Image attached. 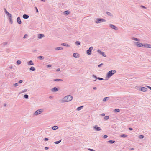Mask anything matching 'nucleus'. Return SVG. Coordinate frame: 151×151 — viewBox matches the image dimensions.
I'll list each match as a JSON object with an SVG mask.
<instances>
[{"label":"nucleus","instance_id":"50","mask_svg":"<svg viewBox=\"0 0 151 151\" xmlns=\"http://www.w3.org/2000/svg\"><path fill=\"white\" fill-rule=\"evenodd\" d=\"M88 150L90 151H94V150L93 149H89Z\"/></svg>","mask_w":151,"mask_h":151},{"label":"nucleus","instance_id":"1","mask_svg":"<svg viewBox=\"0 0 151 151\" xmlns=\"http://www.w3.org/2000/svg\"><path fill=\"white\" fill-rule=\"evenodd\" d=\"M73 97L72 96L70 95H68L66 96L65 97L63 100V101L64 102H68L72 99Z\"/></svg>","mask_w":151,"mask_h":151},{"label":"nucleus","instance_id":"9","mask_svg":"<svg viewBox=\"0 0 151 151\" xmlns=\"http://www.w3.org/2000/svg\"><path fill=\"white\" fill-rule=\"evenodd\" d=\"M110 26L111 28H112V29H114L116 30L118 29L115 26H114L113 25L110 24Z\"/></svg>","mask_w":151,"mask_h":151},{"label":"nucleus","instance_id":"4","mask_svg":"<svg viewBox=\"0 0 151 151\" xmlns=\"http://www.w3.org/2000/svg\"><path fill=\"white\" fill-rule=\"evenodd\" d=\"M43 111V110L42 109H40L37 110L35 113V115H37L41 114Z\"/></svg>","mask_w":151,"mask_h":151},{"label":"nucleus","instance_id":"7","mask_svg":"<svg viewBox=\"0 0 151 151\" xmlns=\"http://www.w3.org/2000/svg\"><path fill=\"white\" fill-rule=\"evenodd\" d=\"M93 128L95 129L96 131H100L101 130L100 128L98 127L97 125L93 127Z\"/></svg>","mask_w":151,"mask_h":151},{"label":"nucleus","instance_id":"8","mask_svg":"<svg viewBox=\"0 0 151 151\" xmlns=\"http://www.w3.org/2000/svg\"><path fill=\"white\" fill-rule=\"evenodd\" d=\"M144 47H147L149 48H151V45L148 44H144Z\"/></svg>","mask_w":151,"mask_h":151},{"label":"nucleus","instance_id":"10","mask_svg":"<svg viewBox=\"0 0 151 151\" xmlns=\"http://www.w3.org/2000/svg\"><path fill=\"white\" fill-rule=\"evenodd\" d=\"M97 51L99 53L102 55L103 56H104V57L106 56V55L104 54V53L103 52L101 51L100 50H98Z\"/></svg>","mask_w":151,"mask_h":151},{"label":"nucleus","instance_id":"13","mask_svg":"<svg viewBox=\"0 0 151 151\" xmlns=\"http://www.w3.org/2000/svg\"><path fill=\"white\" fill-rule=\"evenodd\" d=\"M17 22L19 24H20L21 23V21L19 17H18L17 18Z\"/></svg>","mask_w":151,"mask_h":151},{"label":"nucleus","instance_id":"39","mask_svg":"<svg viewBox=\"0 0 151 151\" xmlns=\"http://www.w3.org/2000/svg\"><path fill=\"white\" fill-rule=\"evenodd\" d=\"M43 57L42 56H40L38 57V58L40 60L42 59Z\"/></svg>","mask_w":151,"mask_h":151},{"label":"nucleus","instance_id":"37","mask_svg":"<svg viewBox=\"0 0 151 151\" xmlns=\"http://www.w3.org/2000/svg\"><path fill=\"white\" fill-rule=\"evenodd\" d=\"M24 97L26 98H28V96L27 95L25 94L24 95Z\"/></svg>","mask_w":151,"mask_h":151},{"label":"nucleus","instance_id":"31","mask_svg":"<svg viewBox=\"0 0 151 151\" xmlns=\"http://www.w3.org/2000/svg\"><path fill=\"white\" fill-rule=\"evenodd\" d=\"M76 43L77 45H80V42L79 41H76Z\"/></svg>","mask_w":151,"mask_h":151},{"label":"nucleus","instance_id":"16","mask_svg":"<svg viewBox=\"0 0 151 151\" xmlns=\"http://www.w3.org/2000/svg\"><path fill=\"white\" fill-rule=\"evenodd\" d=\"M58 90V89L54 87V88L52 89V91L53 92H55L57 91Z\"/></svg>","mask_w":151,"mask_h":151},{"label":"nucleus","instance_id":"35","mask_svg":"<svg viewBox=\"0 0 151 151\" xmlns=\"http://www.w3.org/2000/svg\"><path fill=\"white\" fill-rule=\"evenodd\" d=\"M17 63L19 65L21 63V62L20 60H18L17 61Z\"/></svg>","mask_w":151,"mask_h":151},{"label":"nucleus","instance_id":"52","mask_svg":"<svg viewBox=\"0 0 151 151\" xmlns=\"http://www.w3.org/2000/svg\"><path fill=\"white\" fill-rule=\"evenodd\" d=\"M93 76L94 78H96V76L95 75H93Z\"/></svg>","mask_w":151,"mask_h":151},{"label":"nucleus","instance_id":"23","mask_svg":"<svg viewBox=\"0 0 151 151\" xmlns=\"http://www.w3.org/2000/svg\"><path fill=\"white\" fill-rule=\"evenodd\" d=\"M108 142L110 143H111V144L115 142V141H114L113 140H109L108 141Z\"/></svg>","mask_w":151,"mask_h":151},{"label":"nucleus","instance_id":"30","mask_svg":"<svg viewBox=\"0 0 151 151\" xmlns=\"http://www.w3.org/2000/svg\"><path fill=\"white\" fill-rule=\"evenodd\" d=\"M55 81H62V80L61 79H55L54 80Z\"/></svg>","mask_w":151,"mask_h":151},{"label":"nucleus","instance_id":"24","mask_svg":"<svg viewBox=\"0 0 151 151\" xmlns=\"http://www.w3.org/2000/svg\"><path fill=\"white\" fill-rule=\"evenodd\" d=\"M83 107V106H81L79 107H78L77 109L79 111V110H80Z\"/></svg>","mask_w":151,"mask_h":151},{"label":"nucleus","instance_id":"26","mask_svg":"<svg viewBox=\"0 0 151 151\" xmlns=\"http://www.w3.org/2000/svg\"><path fill=\"white\" fill-rule=\"evenodd\" d=\"M132 39L133 40H134L135 41H139V39H138L137 38H132Z\"/></svg>","mask_w":151,"mask_h":151},{"label":"nucleus","instance_id":"51","mask_svg":"<svg viewBox=\"0 0 151 151\" xmlns=\"http://www.w3.org/2000/svg\"><path fill=\"white\" fill-rule=\"evenodd\" d=\"M129 129L130 130H133V129L132 128H129Z\"/></svg>","mask_w":151,"mask_h":151},{"label":"nucleus","instance_id":"38","mask_svg":"<svg viewBox=\"0 0 151 151\" xmlns=\"http://www.w3.org/2000/svg\"><path fill=\"white\" fill-rule=\"evenodd\" d=\"M108 98V97H105L104 98L103 101H105L106 100V99Z\"/></svg>","mask_w":151,"mask_h":151},{"label":"nucleus","instance_id":"41","mask_svg":"<svg viewBox=\"0 0 151 151\" xmlns=\"http://www.w3.org/2000/svg\"><path fill=\"white\" fill-rule=\"evenodd\" d=\"M108 136L107 135H104V138L107 137Z\"/></svg>","mask_w":151,"mask_h":151},{"label":"nucleus","instance_id":"21","mask_svg":"<svg viewBox=\"0 0 151 151\" xmlns=\"http://www.w3.org/2000/svg\"><path fill=\"white\" fill-rule=\"evenodd\" d=\"M63 49V48L61 47H58L56 48V50H62Z\"/></svg>","mask_w":151,"mask_h":151},{"label":"nucleus","instance_id":"48","mask_svg":"<svg viewBox=\"0 0 151 151\" xmlns=\"http://www.w3.org/2000/svg\"><path fill=\"white\" fill-rule=\"evenodd\" d=\"M18 85V84L17 83H15L14 84V86H17Z\"/></svg>","mask_w":151,"mask_h":151},{"label":"nucleus","instance_id":"36","mask_svg":"<svg viewBox=\"0 0 151 151\" xmlns=\"http://www.w3.org/2000/svg\"><path fill=\"white\" fill-rule=\"evenodd\" d=\"M28 36V35L27 34H26L24 35V37H23V38H26Z\"/></svg>","mask_w":151,"mask_h":151},{"label":"nucleus","instance_id":"55","mask_svg":"<svg viewBox=\"0 0 151 151\" xmlns=\"http://www.w3.org/2000/svg\"><path fill=\"white\" fill-rule=\"evenodd\" d=\"M45 149L46 150L48 149V147H46L45 148Z\"/></svg>","mask_w":151,"mask_h":151},{"label":"nucleus","instance_id":"45","mask_svg":"<svg viewBox=\"0 0 151 151\" xmlns=\"http://www.w3.org/2000/svg\"><path fill=\"white\" fill-rule=\"evenodd\" d=\"M22 81L21 80H19V83H22Z\"/></svg>","mask_w":151,"mask_h":151},{"label":"nucleus","instance_id":"15","mask_svg":"<svg viewBox=\"0 0 151 151\" xmlns=\"http://www.w3.org/2000/svg\"><path fill=\"white\" fill-rule=\"evenodd\" d=\"M28 64L29 65H32L34 64L32 60H30L28 62Z\"/></svg>","mask_w":151,"mask_h":151},{"label":"nucleus","instance_id":"46","mask_svg":"<svg viewBox=\"0 0 151 151\" xmlns=\"http://www.w3.org/2000/svg\"><path fill=\"white\" fill-rule=\"evenodd\" d=\"M45 140L46 141H47L48 140V139L47 138H45Z\"/></svg>","mask_w":151,"mask_h":151},{"label":"nucleus","instance_id":"58","mask_svg":"<svg viewBox=\"0 0 151 151\" xmlns=\"http://www.w3.org/2000/svg\"><path fill=\"white\" fill-rule=\"evenodd\" d=\"M131 150H134V148H131Z\"/></svg>","mask_w":151,"mask_h":151},{"label":"nucleus","instance_id":"34","mask_svg":"<svg viewBox=\"0 0 151 151\" xmlns=\"http://www.w3.org/2000/svg\"><path fill=\"white\" fill-rule=\"evenodd\" d=\"M144 137V136L143 135H140L139 136V138L140 139H142Z\"/></svg>","mask_w":151,"mask_h":151},{"label":"nucleus","instance_id":"20","mask_svg":"<svg viewBox=\"0 0 151 151\" xmlns=\"http://www.w3.org/2000/svg\"><path fill=\"white\" fill-rule=\"evenodd\" d=\"M58 127L57 126H55L52 127V129L54 130H55L57 129H58Z\"/></svg>","mask_w":151,"mask_h":151},{"label":"nucleus","instance_id":"11","mask_svg":"<svg viewBox=\"0 0 151 151\" xmlns=\"http://www.w3.org/2000/svg\"><path fill=\"white\" fill-rule=\"evenodd\" d=\"M44 37V35L42 34H39L38 35V37L39 39H40Z\"/></svg>","mask_w":151,"mask_h":151},{"label":"nucleus","instance_id":"18","mask_svg":"<svg viewBox=\"0 0 151 151\" xmlns=\"http://www.w3.org/2000/svg\"><path fill=\"white\" fill-rule=\"evenodd\" d=\"M73 56L74 57L77 58L78 56V55L77 53H74L73 54Z\"/></svg>","mask_w":151,"mask_h":151},{"label":"nucleus","instance_id":"43","mask_svg":"<svg viewBox=\"0 0 151 151\" xmlns=\"http://www.w3.org/2000/svg\"><path fill=\"white\" fill-rule=\"evenodd\" d=\"M98 78V79L99 80H102L103 79V78Z\"/></svg>","mask_w":151,"mask_h":151},{"label":"nucleus","instance_id":"14","mask_svg":"<svg viewBox=\"0 0 151 151\" xmlns=\"http://www.w3.org/2000/svg\"><path fill=\"white\" fill-rule=\"evenodd\" d=\"M29 17V16L26 14H24L23 16V17L24 19H27Z\"/></svg>","mask_w":151,"mask_h":151},{"label":"nucleus","instance_id":"32","mask_svg":"<svg viewBox=\"0 0 151 151\" xmlns=\"http://www.w3.org/2000/svg\"><path fill=\"white\" fill-rule=\"evenodd\" d=\"M61 141V140H59V141H56L55 142V144H58L59 143H60V142Z\"/></svg>","mask_w":151,"mask_h":151},{"label":"nucleus","instance_id":"3","mask_svg":"<svg viewBox=\"0 0 151 151\" xmlns=\"http://www.w3.org/2000/svg\"><path fill=\"white\" fill-rule=\"evenodd\" d=\"M93 49V47H90L89 49L87 51V53L88 55H90L91 54V51Z\"/></svg>","mask_w":151,"mask_h":151},{"label":"nucleus","instance_id":"29","mask_svg":"<svg viewBox=\"0 0 151 151\" xmlns=\"http://www.w3.org/2000/svg\"><path fill=\"white\" fill-rule=\"evenodd\" d=\"M115 111L116 112H119L120 111L119 109H115Z\"/></svg>","mask_w":151,"mask_h":151},{"label":"nucleus","instance_id":"33","mask_svg":"<svg viewBox=\"0 0 151 151\" xmlns=\"http://www.w3.org/2000/svg\"><path fill=\"white\" fill-rule=\"evenodd\" d=\"M5 9V13L7 14V15H8V14H9L7 11V10H6V9Z\"/></svg>","mask_w":151,"mask_h":151},{"label":"nucleus","instance_id":"17","mask_svg":"<svg viewBox=\"0 0 151 151\" xmlns=\"http://www.w3.org/2000/svg\"><path fill=\"white\" fill-rule=\"evenodd\" d=\"M8 15L9 16V19H10V21H11V19H12V15H11V14L9 13V14H8Z\"/></svg>","mask_w":151,"mask_h":151},{"label":"nucleus","instance_id":"54","mask_svg":"<svg viewBox=\"0 0 151 151\" xmlns=\"http://www.w3.org/2000/svg\"><path fill=\"white\" fill-rule=\"evenodd\" d=\"M147 87L149 88L151 90V87H150L149 86H147Z\"/></svg>","mask_w":151,"mask_h":151},{"label":"nucleus","instance_id":"22","mask_svg":"<svg viewBox=\"0 0 151 151\" xmlns=\"http://www.w3.org/2000/svg\"><path fill=\"white\" fill-rule=\"evenodd\" d=\"M65 14L66 15H68L70 13V12L69 11H65L64 12Z\"/></svg>","mask_w":151,"mask_h":151},{"label":"nucleus","instance_id":"12","mask_svg":"<svg viewBox=\"0 0 151 151\" xmlns=\"http://www.w3.org/2000/svg\"><path fill=\"white\" fill-rule=\"evenodd\" d=\"M141 90L143 92H145L147 91L146 88L144 87H142L141 88Z\"/></svg>","mask_w":151,"mask_h":151},{"label":"nucleus","instance_id":"44","mask_svg":"<svg viewBox=\"0 0 151 151\" xmlns=\"http://www.w3.org/2000/svg\"><path fill=\"white\" fill-rule=\"evenodd\" d=\"M101 116H104L105 115V114L104 113L102 114H101Z\"/></svg>","mask_w":151,"mask_h":151},{"label":"nucleus","instance_id":"6","mask_svg":"<svg viewBox=\"0 0 151 151\" xmlns=\"http://www.w3.org/2000/svg\"><path fill=\"white\" fill-rule=\"evenodd\" d=\"M105 20L103 19H97V21H96V23H99L100 22H105Z\"/></svg>","mask_w":151,"mask_h":151},{"label":"nucleus","instance_id":"53","mask_svg":"<svg viewBox=\"0 0 151 151\" xmlns=\"http://www.w3.org/2000/svg\"><path fill=\"white\" fill-rule=\"evenodd\" d=\"M141 6L144 8H146V7H145L144 6Z\"/></svg>","mask_w":151,"mask_h":151},{"label":"nucleus","instance_id":"40","mask_svg":"<svg viewBox=\"0 0 151 151\" xmlns=\"http://www.w3.org/2000/svg\"><path fill=\"white\" fill-rule=\"evenodd\" d=\"M35 8L36 10V12L37 13H38V10L37 9V8L36 7Z\"/></svg>","mask_w":151,"mask_h":151},{"label":"nucleus","instance_id":"56","mask_svg":"<svg viewBox=\"0 0 151 151\" xmlns=\"http://www.w3.org/2000/svg\"><path fill=\"white\" fill-rule=\"evenodd\" d=\"M60 70V69L58 68L57 69V71H59Z\"/></svg>","mask_w":151,"mask_h":151},{"label":"nucleus","instance_id":"57","mask_svg":"<svg viewBox=\"0 0 151 151\" xmlns=\"http://www.w3.org/2000/svg\"><path fill=\"white\" fill-rule=\"evenodd\" d=\"M96 87H93V89H96Z\"/></svg>","mask_w":151,"mask_h":151},{"label":"nucleus","instance_id":"49","mask_svg":"<svg viewBox=\"0 0 151 151\" xmlns=\"http://www.w3.org/2000/svg\"><path fill=\"white\" fill-rule=\"evenodd\" d=\"M47 67H51V65H47Z\"/></svg>","mask_w":151,"mask_h":151},{"label":"nucleus","instance_id":"5","mask_svg":"<svg viewBox=\"0 0 151 151\" xmlns=\"http://www.w3.org/2000/svg\"><path fill=\"white\" fill-rule=\"evenodd\" d=\"M135 44L138 47H144V44H142L140 42H136Z\"/></svg>","mask_w":151,"mask_h":151},{"label":"nucleus","instance_id":"27","mask_svg":"<svg viewBox=\"0 0 151 151\" xmlns=\"http://www.w3.org/2000/svg\"><path fill=\"white\" fill-rule=\"evenodd\" d=\"M109 118V117L108 116H106L104 117V119L105 120H107Z\"/></svg>","mask_w":151,"mask_h":151},{"label":"nucleus","instance_id":"25","mask_svg":"<svg viewBox=\"0 0 151 151\" xmlns=\"http://www.w3.org/2000/svg\"><path fill=\"white\" fill-rule=\"evenodd\" d=\"M61 45H63V46H68V47H69V45H68L66 44L65 43H62V44H61Z\"/></svg>","mask_w":151,"mask_h":151},{"label":"nucleus","instance_id":"19","mask_svg":"<svg viewBox=\"0 0 151 151\" xmlns=\"http://www.w3.org/2000/svg\"><path fill=\"white\" fill-rule=\"evenodd\" d=\"M30 70L32 71H34L35 70V69L34 67H31L30 68Z\"/></svg>","mask_w":151,"mask_h":151},{"label":"nucleus","instance_id":"28","mask_svg":"<svg viewBox=\"0 0 151 151\" xmlns=\"http://www.w3.org/2000/svg\"><path fill=\"white\" fill-rule=\"evenodd\" d=\"M127 137V135L125 134H122L121 135V137Z\"/></svg>","mask_w":151,"mask_h":151},{"label":"nucleus","instance_id":"42","mask_svg":"<svg viewBox=\"0 0 151 151\" xmlns=\"http://www.w3.org/2000/svg\"><path fill=\"white\" fill-rule=\"evenodd\" d=\"M107 14L108 15H110L111 13L109 12H107Z\"/></svg>","mask_w":151,"mask_h":151},{"label":"nucleus","instance_id":"59","mask_svg":"<svg viewBox=\"0 0 151 151\" xmlns=\"http://www.w3.org/2000/svg\"><path fill=\"white\" fill-rule=\"evenodd\" d=\"M95 151V150H94V151Z\"/></svg>","mask_w":151,"mask_h":151},{"label":"nucleus","instance_id":"2","mask_svg":"<svg viewBox=\"0 0 151 151\" xmlns=\"http://www.w3.org/2000/svg\"><path fill=\"white\" fill-rule=\"evenodd\" d=\"M116 72L115 70L113 71L111 70L109 71L107 74V77L109 78L110 77H111L113 74L115 73Z\"/></svg>","mask_w":151,"mask_h":151},{"label":"nucleus","instance_id":"47","mask_svg":"<svg viewBox=\"0 0 151 151\" xmlns=\"http://www.w3.org/2000/svg\"><path fill=\"white\" fill-rule=\"evenodd\" d=\"M103 64H101L100 65H98V67H100Z\"/></svg>","mask_w":151,"mask_h":151}]
</instances>
